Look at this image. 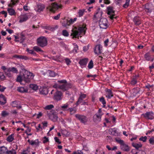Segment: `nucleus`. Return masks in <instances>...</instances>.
Returning a JSON list of instances; mask_svg holds the SVG:
<instances>
[{
  "mask_svg": "<svg viewBox=\"0 0 154 154\" xmlns=\"http://www.w3.org/2000/svg\"><path fill=\"white\" fill-rule=\"evenodd\" d=\"M132 145L137 149H138L139 148L141 147L142 146V144L140 143H132Z\"/></svg>",
  "mask_w": 154,
  "mask_h": 154,
  "instance_id": "nucleus-26",
  "label": "nucleus"
},
{
  "mask_svg": "<svg viewBox=\"0 0 154 154\" xmlns=\"http://www.w3.org/2000/svg\"><path fill=\"white\" fill-rule=\"evenodd\" d=\"M48 73L49 76L51 77H55L56 75V74L55 72L51 70L48 71Z\"/></svg>",
  "mask_w": 154,
  "mask_h": 154,
  "instance_id": "nucleus-34",
  "label": "nucleus"
},
{
  "mask_svg": "<svg viewBox=\"0 0 154 154\" xmlns=\"http://www.w3.org/2000/svg\"><path fill=\"white\" fill-rule=\"evenodd\" d=\"M44 140L43 141V143H45L49 141V140L48 137H44Z\"/></svg>",
  "mask_w": 154,
  "mask_h": 154,
  "instance_id": "nucleus-63",
  "label": "nucleus"
},
{
  "mask_svg": "<svg viewBox=\"0 0 154 154\" xmlns=\"http://www.w3.org/2000/svg\"><path fill=\"white\" fill-rule=\"evenodd\" d=\"M54 139L55 141L58 144H60L61 143V142L57 137H54Z\"/></svg>",
  "mask_w": 154,
  "mask_h": 154,
  "instance_id": "nucleus-59",
  "label": "nucleus"
},
{
  "mask_svg": "<svg viewBox=\"0 0 154 154\" xmlns=\"http://www.w3.org/2000/svg\"><path fill=\"white\" fill-rule=\"evenodd\" d=\"M7 102L6 98L2 94L0 95V103L2 105H4Z\"/></svg>",
  "mask_w": 154,
  "mask_h": 154,
  "instance_id": "nucleus-17",
  "label": "nucleus"
},
{
  "mask_svg": "<svg viewBox=\"0 0 154 154\" xmlns=\"http://www.w3.org/2000/svg\"><path fill=\"white\" fill-rule=\"evenodd\" d=\"M88 59L87 58L82 59L80 60L79 62V63L81 67L83 68L86 66L88 63Z\"/></svg>",
  "mask_w": 154,
  "mask_h": 154,
  "instance_id": "nucleus-14",
  "label": "nucleus"
},
{
  "mask_svg": "<svg viewBox=\"0 0 154 154\" xmlns=\"http://www.w3.org/2000/svg\"><path fill=\"white\" fill-rule=\"evenodd\" d=\"M86 25L83 24L82 26L79 27L78 30H72V32L71 33V35L73 36L74 38H77V36L81 34L85 35L86 32Z\"/></svg>",
  "mask_w": 154,
  "mask_h": 154,
  "instance_id": "nucleus-2",
  "label": "nucleus"
},
{
  "mask_svg": "<svg viewBox=\"0 0 154 154\" xmlns=\"http://www.w3.org/2000/svg\"><path fill=\"white\" fill-rule=\"evenodd\" d=\"M107 13L110 15V18L111 19H113L114 18V16L115 14L114 11L113 9V8L111 6H109L107 8Z\"/></svg>",
  "mask_w": 154,
  "mask_h": 154,
  "instance_id": "nucleus-10",
  "label": "nucleus"
},
{
  "mask_svg": "<svg viewBox=\"0 0 154 154\" xmlns=\"http://www.w3.org/2000/svg\"><path fill=\"white\" fill-rule=\"evenodd\" d=\"M147 139V137L146 136L144 137L142 136L139 138V140L142 141L143 142H146Z\"/></svg>",
  "mask_w": 154,
  "mask_h": 154,
  "instance_id": "nucleus-43",
  "label": "nucleus"
},
{
  "mask_svg": "<svg viewBox=\"0 0 154 154\" xmlns=\"http://www.w3.org/2000/svg\"><path fill=\"white\" fill-rule=\"evenodd\" d=\"M153 114L152 112H147L145 114H143L142 115L146 119L152 120L154 118Z\"/></svg>",
  "mask_w": 154,
  "mask_h": 154,
  "instance_id": "nucleus-11",
  "label": "nucleus"
},
{
  "mask_svg": "<svg viewBox=\"0 0 154 154\" xmlns=\"http://www.w3.org/2000/svg\"><path fill=\"white\" fill-rule=\"evenodd\" d=\"M140 89L139 88L136 87L134 89V93L135 94H140Z\"/></svg>",
  "mask_w": 154,
  "mask_h": 154,
  "instance_id": "nucleus-32",
  "label": "nucleus"
},
{
  "mask_svg": "<svg viewBox=\"0 0 154 154\" xmlns=\"http://www.w3.org/2000/svg\"><path fill=\"white\" fill-rule=\"evenodd\" d=\"M37 42L38 46L43 48L47 45L48 41L46 37L42 36L37 39Z\"/></svg>",
  "mask_w": 154,
  "mask_h": 154,
  "instance_id": "nucleus-4",
  "label": "nucleus"
},
{
  "mask_svg": "<svg viewBox=\"0 0 154 154\" xmlns=\"http://www.w3.org/2000/svg\"><path fill=\"white\" fill-rule=\"evenodd\" d=\"M83 99L80 97H79L78 101H77L75 104L77 106H78L79 104L82 103L83 101Z\"/></svg>",
  "mask_w": 154,
  "mask_h": 154,
  "instance_id": "nucleus-44",
  "label": "nucleus"
},
{
  "mask_svg": "<svg viewBox=\"0 0 154 154\" xmlns=\"http://www.w3.org/2000/svg\"><path fill=\"white\" fill-rule=\"evenodd\" d=\"M107 20L106 18H102L99 21V26L100 28L106 29L107 26Z\"/></svg>",
  "mask_w": 154,
  "mask_h": 154,
  "instance_id": "nucleus-9",
  "label": "nucleus"
},
{
  "mask_svg": "<svg viewBox=\"0 0 154 154\" xmlns=\"http://www.w3.org/2000/svg\"><path fill=\"white\" fill-rule=\"evenodd\" d=\"M125 3L123 5V7L125 8H127L129 5L130 0H125Z\"/></svg>",
  "mask_w": 154,
  "mask_h": 154,
  "instance_id": "nucleus-39",
  "label": "nucleus"
},
{
  "mask_svg": "<svg viewBox=\"0 0 154 154\" xmlns=\"http://www.w3.org/2000/svg\"><path fill=\"white\" fill-rule=\"evenodd\" d=\"M144 57L146 60L147 61H153L154 60V59L151 57L149 53L148 52L145 54Z\"/></svg>",
  "mask_w": 154,
  "mask_h": 154,
  "instance_id": "nucleus-18",
  "label": "nucleus"
},
{
  "mask_svg": "<svg viewBox=\"0 0 154 154\" xmlns=\"http://www.w3.org/2000/svg\"><path fill=\"white\" fill-rule=\"evenodd\" d=\"M86 10L85 9H80L79 10L78 14L79 17H81L82 16L85 12H86L85 11Z\"/></svg>",
  "mask_w": 154,
  "mask_h": 154,
  "instance_id": "nucleus-28",
  "label": "nucleus"
},
{
  "mask_svg": "<svg viewBox=\"0 0 154 154\" xmlns=\"http://www.w3.org/2000/svg\"><path fill=\"white\" fill-rule=\"evenodd\" d=\"M62 134L63 136H66L68 135V132L66 130H64L62 131Z\"/></svg>",
  "mask_w": 154,
  "mask_h": 154,
  "instance_id": "nucleus-49",
  "label": "nucleus"
},
{
  "mask_svg": "<svg viewBox=\"0 0 154 154\" xmlns=\"http://www.w3.org/2000/svg\"><path fill=\"white\" fill-rule=\"evenodd\" d=\"M34 75L33 74L27 70H25L23 73V77L25 81L28 82H30V80L33 78Z\"/></svg>",
  "mask_w": 154,
  "mask_h": 154,
  "instance_id": "nucleus-6",
  "label": "nucleus"
},
{
  "mask_svg": "<svg viewBox=\"0 0 154 154\" xmlns=\"http://www.w3.org/2000/svg\"><path fill=\"white\" fill-rule=\"evenodd\" d=\"M6 154H16V153L15 152H13L12 151L8 150Z\"/></svg>",
  "mask_w": 154,
  "mask_h": 154,
  "instance_id": "nucleus-61",
  "label": "nucleus"
},
{
  "mask_svg": "<svg viewBox=\"0 0 154 154\" xmlns=\"http://www.w3.org/2000/svg\"><path fill=\"white\" fill-rule=\"evenodd\" d=\"M29 87L32 90L36 91L38 88V86L35 84H31L29 85Z\"/></svg>",
  "mask_w": 154,
  "mask_h": 154,
  "instance_id": "nucleus-31",
  "label": "nucleus"
},
{
  "mask_svg": "<svg viewBox=\"0 0 154 154\" xmlns=\"http://www.w3.org/2000/svg\"><path fill=\"white\" fill-rule=\"evenodd\" d=\"M39 91L41 94L44 95H45L48 93V89L45 88H41L40 89Z\"/></svg>",
  "mask_w": 154,
  "mask_h": 154,
  "instance_id": "nucleus-27",
  "label": "nucleus"
},
{
  "mask_svg": "<svg viewBox=\"0 0 154 154\" xmlns=\"http://www.w3.org/2000/svg\"><path fill=\"white\" fill-rule=\"evenodd\" d=\"M70 103H72V102H67L66 103L63 105V106H62L61 107V108L64 109L67 108L69 106V105L70 104Z\"/></svg>",
  "mask_w": 154,
  "mask_h": 154,
  "instance_id": "nucleus-42",
  "label": "nucleus"
},
{
  "mask_svg": "<svg viewBox=\"0 0 154 154\" xmlns=\"http://www.w3.org/2000/svg\"><path fill=\"white\" fill-rule=\"evenodd\" d=\"M14 134H12L10 135L7 138V141L9 142H11L14 140Z\"/></svg>",
  "mask_w": 154,
  "mask_h": 154,
  "instance_id": "nucleus-29",
  "label": "nucleus"
},
{
  "mask_svg": "<svg viewBox=\"0 0 154 154\" xmlns=\"http://www.w3.org/2000/svg\"><path fill=\"white\" fill-rule=\"evenodd\" d=\"M5 78V76L4 75L3 72H0V79L4 80Z\"/></svg>",
  "mask_w": 154,
  "mask_h": 154,
  "instance_id": "nucleus-58",
  "label": "nucleus"
},
{
  "mask_svg": "<svg viewBox=\"0 0 154 154\" xmlns=\"http://www.w3.org/2000/svg\"><path fill=\"white\" fill-rule=\"evenodd\" d=\"M109 42V39L107 38L104 41V46L106 47L108 46V43Z\"/></svg>",
  "mask_w": 154,
  "mask_h": 154,
  "instance_id": "nucleus-64",
  "label": "nucleus"
},
{
  "mask_svg": "<svg viewBox=\"0 0 154 154\" xmlns=\"http://www.w3.org/2000/svg\"><path fill=\"white\" fill-rule=\"evenodd\" d=\"M28 17L27 15L24 16L23 17H21L20 18L19 21L20 23L26 21L28 19Z\"/></svg>",
  "mask_w": 154,
  "mask_h": 154,
  "instance_id": "nucleus-33",
  "label": "nucleus"
},
{
  "mask_svg": "<svg viewBox=\"0 0 154 154\" xmlns=\"http://www.w3.org/2000/svg\"><path fill=\"white\" fill-rule=\"evenodd\" d=\"M106 96L108 99H110L113 97L112 92L110 89H107L106 91Z\"/></svg>",
  "mask_w": 154,
  "mask_h": 154,
  "instance_id": "nucleus-19",
  "label": "nucleus"
},
{
  "mask_svg": "<svg viewBox=\"0 0 154 154\" xmlns=\"http://www.w3.org/2000/svg\"><path fill=\"white\" fill-rule=\"evenodd\" d=\"M26 51H27V52L30 54L34 55L36 54L32 50H29V48H27Z\"/></svg>",
  "mask_w": 154,
  "mask_h": 154,
  "instance_id": "nucleus-50",
  "label": "nucleus"
},
{
  "mask_svg": "<svg viewBox=\"0 0 154 154\" xmlns=\"http://www.w3.org/2000/svg\"><path fill=\"white\" fill-rule=\"evenodd\" d=\"M17 91L21 93H26L28 92V90L26 88L23 87H20L17 88Z\"/></svg>",
  "mask_w": 154,
  "mask_h": 154,
  "instance_id": "nucleus-23",
  "label": "nucleus"
},
{
  "mask_svg": "<svg viewBox=\"0 0 154 154\" xmlns=\"http://www.w3.org/2000/svg\"><path fill=\"white\" fill-rule=\"evenodd\" d=\"M9 15L11 16L15 15L16 14L15 11L11 8H8L7 9Z\"/></svg>",
  "mask_w": 154,
  "mask_h": 154,
  "instance_id": "nucleus-22",
  "label": "nucleus"
},
{
  "mask_svg": "<svg viewBox=\"0 0 154 154\" xmlns=\"http://www.w3.org/2000/svg\"><path fill=\"white\" fill-rule=\"evenodd\" d=\"M103 113L100 109H98L97 112L95 114L93 117V121L96 123H98L101 122V118Z\"/></svg>",
  "mask_w": 154,
  "mask_h": 154,
  "instance_id": "nucleus-5",
  "label": "nucleus"
},
{
  "mask_svg": "<svg viewBox=\"0 0 154 154\" xmlns=\"http://www.w3.org/2000/svg\"><path fill=\"white\" fill-rule=\"evenodd\" d=\"M94 63L92 60H91L89 62L88 65V67L89 69H91L93 67Z\"/></svg>",
  "mask_w": 154,
  "mask_h": 154,
  "instance_id": "nucleus-40",
  "label": "nucleus"
},
{
  "mask_svg": "<svg viewBox=\"0 0 154 154\" xmlns=\"http://www.w3.org/2000/svg\"><path fill=\"white\" fill-rule=\"evenodd\" d=\"M43 125V129L45 128L46 127L48 126V122L47 121H45L42 122Z\"/></svg>",
  "mask_w": 154,
  "mask_h": 154,
  "instance_id": "nucleus-57",
  "label": "nucleus"
},
{
  "mask_svg": "<svg viewBox=\"0 0 154 154\" xmlns=\"http://www.w3.org/2000/svg\"><path fill=\"white\" fill-rule=\"evenodd\" d=\"M57 83H55L54 85V88H58L63 91H67L72 87L71 84L68 83L65 79L58 80Z\"/></svg>",
  "mask_w": 154,
  "mask_h": 154,
  "instance_id": "nucleus-1",
  "label": "nucleus"
},
{
  "mask_svg": "<svg viewBox=\"0 0 154 154\" xmlns=\"http://www.w3.org/2000/svg\"><path fill=\"white\" fill-rule=\"evenodd\" d=\"M149 142L150 144L152 145H154V137H152L149 140Z\"/></svg>",
  "mask_w": 154,
  "mask_h": 154,
  "instance_id": "nucleus-52",
  "label": "nucleus"
},
{
  "mask_svg": "<svg viewBox=\"0 0 154 154\" xmlns=\"http://www.w3.org/2000/svg\"><path fill=\"white\" fill-rule=\"evenodd\" d=\"M133 21L135 25L136 26H139L141 23V20L140 18L138 16L135 17L133 19Z\"/></svg>",
  "mask_w": 154,
  "mask_h": 154,
  "instance_id": "nucleus-15",
  "label": "nucleus"
},
{
  "mask_svg": "<svg viewBox=\"0 0 154 154\" xmlns=\"http://www.w3.org/2000/svg\"><path fill=\"white\" fill-rule=\"evenodd\" d=\"M65 60L66 63L67 65H69L70 63H71V60L68 58H65Z\"/></svg>",
  "mask_w": 154,
  "mask_h": 154,
  "instance_id": "nucleus-56",
  "label": "nucleus"
},
{
  "mask_svg": "<svg viewBox=\"0 0 154 154\" xmlns=\"http://www.w3.org/2000/svg\"><path fill=\"white\" fill-rule=\"evenodd\" d=\"M44 28L45 29L50 30H53L54 29V27H52L50 26H44Z\"/></svg>",
  "mask_w": 154,
  "mask_h": 154,
  "instance_id": "nucleus-48",
  "label": "nucleus"
},
{
  "mask_svg": "<svg viewBox=\"0 0 154 154\" xmlns=\"http://www.w3.org/2000/svg\"><path fill=\"white\" fill-rule=\"evenodd\" d=\"M153 86V85H150L149 84H147V85H146L145 86V88L148 89V91H149L150 90V89L151 88H152Z\"/></svg>",
  "mask_w": 154,
  "mask_h": 154,
  "instance_id": "nucleus-62",
  "label": "nucleus"
},
{
  "mask_svg": "<svg viewBox=\"0 0 154 154\" xmlns=\"http://www.w3.org/2000/svg\"><path fill=\"white\" fill-rule=\"evenodd\" d=\"M69 109L71 115H73L76 112V109L74 108H69Z\"/></svg>",
  "mask_w": 154,
  "mask_h": 154,
  "instance_id": "nucleus-35",
  "label": "nucleus"
},
{
  "mask_svg": "<svg viewBox=\"0 0 154 154\" xmlns=\"http://www.w3.org/2000/svg\"><path fill=\"white\" fill-rule=\"evenodd\" d=\"M8 72H12L14 73H17L18 72L17 69L14 67H9L8 69Z\"/></svg>",
  "mask_w": 154,
  "mask_h": 154,
  "instance_id": "nucleus-24",
  "label": "nucleus"
},
{
  "mask_svg": "<svg viewBox=\"0 0 154 154\" xmlns=\"http://www.w3.org/2000/svg\"><path fill=\"white\" fill-rule=\"evenodd\" d=\"M33 49L37 52L41 51L43 52V51L40 48L37 46L34 47Z\"/></svg>",
  "mask_w": 154,
  "mask_h": 154,
  "instance_id": "nucleus-46",
  "label": "nucleus"
},
{
  "mask_svg": "<svg viewBox=\"0 0 154 154\" xmlns=\"http://www.w3.org/2000/svg\"><path fill=\"white\" fill-rule=\"evenodd\" d=\"M102 47L100 44L96 45L94 49V52L95 54H99L101 53Z\"/></svg>",
  "mask_w": 154,
  "mask_h": 154,
  "instance_id": "nucleus-13",
  "label": "nucleus"
},
{
  "mask_svg": "<svg viewBox=\"0 0 154 154\" xmlns=\"http://www.w3.org/2000/svg\"><path fill=\"white\" fill-rule=\"evenodd\" d=\"M8 149L4 146L0 147V154H6Z\"/></svg>",
  "mask_w": 154,
  "mask_h": 154,
  "instance_id": "nucleus-20",
  "label": "nucleus"
},
{
  "mask_svg": "<svg viewBox=\"0 0 154 154\" xmlns=\"http://www.w3.org/2000/svg\"><path fill=\"white\" fill-rule=\"evenodd\" d=\"M76 118L82 123L85 124L88 121V118L84 115L77 114L75 115Z\"/></svg>",
  "mask_w": 154,
  "mask_h": 154,
  "instance_id": "nucleus-8",
  "label": "nucleus"
},
{
  "mask_svg": "<svg viewBox=\"0 0 154 154\" xmlns=\"http://www.w3.org/2000/svg\"><path fill=\"white\" fill-rule=\"evenodd\" d=\"M99 101L103 105L106 104V101L103 97H102L99 98Z\"/></svg>",
  "mask_w": 154,
  "mask_h": 154,
  "instance_id": "nucleus-41",
  "label": "nucleus"
},
{
  "mask_svg": "<svg viewBox=\"0 0 154 154\" xmlns=\"http://www.w3.org/2000/svg\"><path fill=\"white\" fill-rule=\"evenodd\" d=\"M102 12L100 11V8H98L97 9L95 14L94 15L93 19H97L98 18H100L102 16Z\"/></svg>",
  "mask_w": 154,
  "mask_h": 154,
  "instance_id": "nucleus-16",
  "label": "nucleus"
},
{
  "mask_svg": "<svg viewBox=\"0 0 154 154\" xmlns=\"http://www.w3.org/2000/svg\"><path fill=\"white\" fill-rule=\"evenodd\" d=\"M28 142L32 145H37L39 143V141L38 139H37L35 140H28Z\"/></svg>",
  "mask_w": 154,
  "mask_h": 154,
  "instance_id": "nucleus-25",
  "label": "nucleus"
},
{
  "mask_svg": "<svg viewBox=\"0 0 154 154\" xmlns=\"http://www.w3.org/2000/svg\"><path fill=\"white\" fill-rule=\"evenodd\" d=\"M116 141L120 145V148L122 150L127 152L130 151L129 147L125 143L123 140L116 139Z\"/></svg>",
  "mask_w": 154,
  "mask_h": 154,
  "instance_id": "nucleus-7",
  "label": "nucleus"
},
{
  "mask_svg": "<svg viewBox=\"0 0 154 154\" xmlns=\"http://www.w3.org/2000/svg\"><path fill=\"white\" fill-rule=\"evenodd\" d=\"M62 93L61 91H57L54 94V98L57 101H59L62 99Z\"/></svg>",
  "mask_w": 154,
  "mask_h": 154,
  "instance_id": "nucleus-12",
  "label": "nucleus"
},
{
  "mask_svg": "<svg viewBox=\"0 0 154 154\" xmlns=\"http://www.w3.org/2000/svg\"><path fill=\"white\" fill-rule=\"evenodd\" d=\"M136 154H146V153L143 151L139 150L136 152Z\"/></svg>",
  "mask_w": 154,
  "mask_h": 154,
  "instance_id": "nucleus-60",
  "label": "nucleus"
},
{
  "mask_svg": "<svg viewBox=\"0 0 154 154\" xmlns=\"http://www.w3.org/2000/svg\"><path fill=\"white\" fill-rule=\"evenodd\" d=\"M45 113L47 116H48L50 119H51V116H54V115H52L50 112H49L48 111H45Z\"/></svg>",
  "mask_w": 154,
  "mask_h": 154,
  "instance_id": "nucleus-55",
  "label": "nucleus"
},
{
  "mask_svg": "<svg viewBox=\"0 0 154 154\" xmlns=\"http://www.w3.org/2000/svg\"><path fill=\"white\" fill-rule=\"evenodd\" d=\"M73 45L74 46V47L73 51V52L76 53L77 52V50H78V46L75 43H74Z\"/></svg>",
  "mask_w": 154,
  "mask_h": 154,
  "instance_id": "nucleus-38",
  "label": "nucleus"
},
{
  "mask_svg": "<svg viewBox=\"0 0 154 154\" xmlns=\"http://www.w3.org/2000/svg\"><path fill=\"white\" fill-rule=\"evenodd\" d=\"M54 107V106L53 105L50 104L46 106L44 108V109L45 110H51Z\"/></svg>",
  "mask_w": 154,
  "mask_h": 154,
  "instance_id": "nucleus-37",
  "label": "nucleus"
},
{
  "mask_svg": "<svg viewBox=\"0 0 154 154\" xmlns=\"http://www.w3.org/2000/svg\"><path fill=\"white\" fill-rule=\"evenodd\" d=\"M62 34L63 35L66 37L68 36L69 35L68 32L66 30H63Z\"/></svg>",
  "mask_w": 154,
  "mask_h": 154,
  "instance_id": "nucleus-47",
  "label": "nucleus"
},
{
  "mask_svg": "<svg viewBox=\"0 0 154 154\" xmlns=\"http://www.w3.org/2000/svg\"><path fill=\"white\" fill-rule=\"evenodd\" d=\"M37 11L40 12L43 11L45 8V5L42 4H38L37 5Z\"/></svg>",
  "mask_w": 154,
  "mask_h": 154,
  "instance_id": "nucleus-21",
  "label": "nucleus"
},
{
  "mask_svg": "<svg viewBox=\"0 0 154 154\" xmlns=\"http://www.w3.org/2000/svg\"><path fill=\"white\" fill-rule=\"evenodd\" d=\"M9 113L7 112L6 111H2L1 115L2 117H5L9 115Z\"/></svg>",
  "mask_w": 154,
  "mask_h": 154,
  "instance_id": "nucleus-45",
  "label": "nucleus"
},
{
  "mask_svg": "<svg viewBox=\"0 0 154 154\" xmlns=\"http://www.w3.org/2000/svg\"><path fill=\"white\" fill-rule=\"evenodd\" d=\"M23 78V76H21L20 75H19L17 77L16 81L17 82H22Z\"/></svg>",
  "mask_w": 154,
  "mask_h": 154,
  "instance_id": "nucleus-53",
  "label": "nucleus"
},
{
  "mask_svg": "<svg viewBox=\"0 0 154 154\" xmlns=\"http://www.w3.org/2000/svg\"><path fill=\"white\" fill-rule=\"evenodd\" d=\"M62 25L63 27L68 28L69 26V23L68 20H66L63 22Z\"/></svg>",
  "mask_w": 154,
  "mask_h": 154,
  "instance_id": "nucleus-30",
  "label": "nucleus"
},
{
  "mask_svg": "<svg viewBox=\"0 0 154 154\" xmlns=\"http://www.w3.org/2000/svg\"><path fill=\"white\" fill-rule=\"evenodd\" d=\"M11 105L13 107H16L17 105V102L16 101H12L11 103Z\"/></svg>",
  "mask_w": 154,
  "mask_h": 154,
  "instance_id": "nucleus-54",
  "label": "nucleus"
},
{
  "mask_svg": "<svg viewBox=\"0 0 154 154\" xmlns=\"http://www.w3.org/2000/svg\"><path fill=\"white\" fill-rule=\"evenodd\" d=\"M137 83V80L135 79L134 78H132L131 79V80L130 82V84L133 86L135 85Z\"/></svg>",
  "mask_w": 154,
  "mask_h": 154,
  "instance_id": "nucleus-36",
  "label": "nucleus"
},
{
  "mask_svg": "<svg viewBox=\"0 0 154 154\" xmlns=\"http://www.w3.org/2000/svg\"><path fill=\"white\" fill-rule=\"evenodd\" d=\"M63 6L61 5H58L55 2L52 3L50 5L47 9L51 12L55 13V11L59 9H62Z\"/></svg>",
  "mask_w": 154,
  "mask_h": 154,
  "instance_id": "nucleus-3",
  "label": "nucleus"
},
{
  "mask_svg": "<svg viewBox=\"0 0 154 154\" xmlns=\"http://www.w3.org/2000/svg\"><path fill=\"white\" fill-rule=\"evenodd\" d=\"M72 154H85L83 153L82 150H77L76 152L74 151L73 152Z\"/></svg>",
  "mask_w": 154,
  "mask_h": 154,
  "instance_id": "nucleus-51",
  "label": "nucleus"
}]
</instances>
